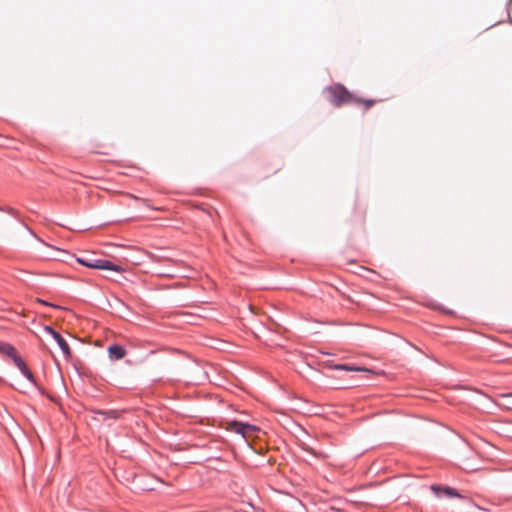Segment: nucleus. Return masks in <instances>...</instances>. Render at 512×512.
Wrapping results in <instances>:
<instances>
[{"mask_svg": "<svg viewBox=\"0 0 512 512\" xmlns=\"http://www.w3.org/2000/svg\"><path fill=\"white\" fill-rule=\"evenodd\" d=\"M38 301H39L40 303H42V304L48 305V303H47V302H45V301H42V300H38Z\"/></svg>", "mask_w": 512, "mask_h": 512, "instance_id": "13", "label": "nucleus"}, {"mask_svg": "<svg viewBox=\"0 0 512 512\" xmlns=\"http://www.w3.org/2000/svg\"><path fill=\"white\" fill-rule=\"evenodd\" d=\"M226 429L231 432L241 434L247 440L251 437H254L256 432L259 430L254 425L238 421H228L226 423Z\"/></svg>", "mask_w": 512, "mask_h": 512, "instance_id": "3", "label": "nucleus"}, {"mask_svg": "<svg viewBox=\"0 0 512 512\" xmlns=\"http://www.w3.org/2000/svg\"><path fill=\"white\" fill-rule=\"evenodd\" d=\"M500 398L507 399V402L501 405L502 408L512 410V392L499 394Z\"/></svg>", "mask_w": 512, "mask_h": 512, "instance_id": "10", "label": "nucleus"}, {"mask_svg": "<svg viewBox=\"0 0 512 512\" xmlns=\"http://www.w3.org/2000/svg\"><path fill=\"white\" fill-rule=\"evenodd\" d=\"M334 368L345 370V371H362L363 370L362 368H359V367L348 366V365H344V364L343 365H335Z\"/></svg>", "mask_w": 512, "mask_h": 512, "instance_id": "11", "label": "nucleus"}, {"mask_svg": "<svg viewBox=\"0 0 512 512\" xmlns=\"http://www.w3.org/2000/svg\"><path fill=\"white\" fill-rule=\"evenodd\" d=\"M353 102L356 104H363L366 109L371 108L377 101L373 99L364 100L362 98L353 97Z\"/></svg>", "mask_w": 512, "mask_h": 512, "instance_id": "9", "label": "nucleus"}, {"mask_svg": "<svg viewBox=\"0 0 512 512\" xmlns=\"http://www.w3.org/2000/svg\"><path fill=\"white\" fill-rule=\"evenodd\" d=\"M99 415L101 416H105V417H110V418H117V412L116 411H110V412H98Z\"/></svg>", "mask_w": 512, "mask_h": 512, "instance_id": "12", "label": "nucleus"}, {"mask_svg": "<svg viewBox=\"0 0 512 512\" xmlns=\"http://www.w3.org/2000/svg\"><path fill=\"white\" fill-rule=\"evenodd\" d=\"M0 353L10 357L12 360H14L19 354L17 350L8 343L0 342Z\"/></svg>", "mask_w": 512, "mask_h": 512, "instance_id": "8", "label": "nucleus"}, {"mask_svg": "<svg viewBox=\"0 0 512 512\" xmlns=\"http://www.w3.org/2000/svg\"><path fill=\"white\" fill-rule=\"evenodd\" d=\"M108 354L111 359L120 360L125 356V350L120 345H111L108 347Z\"/></svg>", "mask_w": 512, "mask_h": 512, "instance_id": "6", "label": "nucleus"}, {"mask_svg": "<svg viewBox=\"0 0 512 512\" xmlns=\"http://www.w3.org/2000/svg\"><path fill=\"white\" fill-rule=\"evenodd\" d=\"M249 309H250L252 312H254V308H253V306H251V305H250V306H249Z\"/></svg>", "mask_w": 512, "mask_h": 512, "instance_id": "14", "label": "nucleus"}, {"mask_svg": "<svg viewBox=\"0 0 512 512\" xmlns=\"http://www.w3.org/2000/svg\"><path fill=\"white\" fill-rule=\"evenodd\" d=\"M14 364L19 368V370L22 372V374L33 384H36L35 379L29 368L27 367L26 363L22 360L20 355H18L14 360Z\"/></svg>", "mask_w": 512, "mask_h": 512, "instance_id": "5", "label": "nucleus"}, {"mask_svg": "<svg viewBox=\"0 0 512 512\" xmlns=\"http://www.w3.org/2000/svg\"><path fill=\"white\" fill-rule=\"evenodd\" d=\"M431 489L436 493L438 497H440L442 493L448 497H461V495L455 489L450 487L440 488L439 486L433 485Z\"/></svg>", "mask_w": 512, "mask_h": 512, "instance_id": "7", "label": "nucleus"}, {"mask_svg": "<svg viewBox=\"0 0 512 512\" xmlns=\"http://www.w3.org/2000/svg\"><path fill=\"white\" fill-rule=\"evenodd\" d=\"M44 332L50 335L57 342V344L59 345L60 349L62 350L63 354L67 359L72 356V352L68 343L58 332H56L49 326L44 327Z\"/></svg>", "mask_w": 512, "mask_h": 512, "instance_id": "4", "label": "nucleus"}, {"mask_svg": "<svg viewBox=\"0 0 512 512\" xmlns=\"http://www.w3.org/2000/svg\"><path fill=\"white\" fill-rule=\"evenodd\" d=\"M326 92L329 95L330 102L336 107H340L345 103L353 102L352 94L340 84L328 87Z\"/></svg>", "mask_w": 512, "mask_h": 512, "instance_id": "1", "label": "nucleus"}, {"mask_svg": "<svg viewBox=\"0 0 512 512\" xmlns=\"http://www.w3.org/2000/svg\"><path fill=\"white\" fill-rule=\"evenodd\" d=\"M77 262L80 263L81 265H84L92 269L111 270L118 273L126 271V269L123 268L122 266L113 264L112 262L104 259L85 260L83 258H78Z\"/></svg>", "mask_w": 512, "mask_h": 512, "instance_id": "2", "label": "nucleus"}]
</instances>
